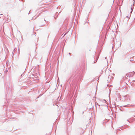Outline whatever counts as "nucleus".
Segmentation results:
<instances>
[{
    "mask_svg": "<svg viewBox=\"0 0 135 135\" xmlns=\"http://www.w3.org/2000/svg\"><path fill=\"white\" fill-rule=\"evenodd\" d=\"M132 8H131V11H130V12H129V15L130 16V13L132 12Z\"/></svg>",
    "mask_w": 135,
    "mask_h": 135,
    "instance_id": "nucleus-1",
    "label": "nucleus"
},
{
    "mask_svg": "<svg viewBox=\"0 0 135 135\" xmlns=\"http://www.w3.org/2000/svg\"><path fill=\"white\" fill-rule=\"evenodd\" d=\"M0 15L1 16V17H3V15L2 14H0Z\"/></svg>",
    "mask_w": 135,
    "mask_h": 135,
    "instance_id": "nucleus-2",
    "label": "nucleus"
},
{
    "mask_svg": "<svg viewBox=\"0 0 135 135\" xmlns=\"http://www.w3.org/2000/svg\"><path fill=\"white\" fill-rule=\"evenodd\" d=\"M65 34L64 35V36H63V37H64V36H65Z\"/></svg>",
    "mask_w": 135,
    "mask_h": 135,
    "instance_id": "nucleus-3",
    "label": "nucleus"
}]
</instances>
